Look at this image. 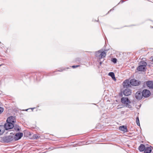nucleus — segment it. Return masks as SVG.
Segmentation results:
<instances>
[{"instance_id": "f257e3e1", "label": "nucleus", "mask_w": 153, "mask_h": 153, "mask_svg": "<svg viewBox=\"0 0 153 153\" xmlns=\"http://www.w3.org/2000/svg\"><path fill=\"white\" fill-rule=\"evenodd\" d=\"M96 56L98 59H100L104 58L106 55V53L104 51H102L100 50L95 52Z\"/></svg>"}, {"instance_id": "f03ea898", "label": "nucleus", "mask_w": 153, "mask_h": 153, "mask_svg": "<svg viewBox=\"0 0 153 153\" xmlns=\"http://www.w3.org/2000/svg\"><path fill=\"white\" fill-rule=\"evenodd\" d=\"M121 102L123 103L126 104V107L128 108H131V105H129L131 102L128 98L126 97H122L121 99Z\"/></svg>"}, {"instance_id": "7ed1b4c3", "label": "nucleus", "mask_w": 153, "mask_h": 153, "mask_svg": "<svg viewBox=\"0 0 153 153\" xmlns=\"http://www.w3.org/2000/svg\"><path fill=\"white\" fill-rule=\"evenodd\" d=\"M3 140L6 142H9L12 141L13 140V137L11 135L4 137H3Z\"/></svg>"}, {"instance_id": "20e7f679", "label": "nucleus", "mask_w": 153, "mask_h": 153, "mask_svg": "<svg viewBox=\"0 0 153 153\" xmlns=\"http://www.w3.org/2000/svg\"><path fill=\"white\" fill-rule=\"evenodd\" d=\"M130 83L132 85L137 86L140 84L141 82L134 79H133L130 80Z\"/></svg>"}, {"instance_id": "39448f33", "label": "nucleus", "mask_w": 153, "mask_h": 153, "mask_svg": "<svg viewBox=\"0 0 153 153\" xmlns=\"http://www.w3.org/2000/svg\"><path fill=\"white\" fill-rule=\"evenodd\" d=\"M4 126L6 130H8L13 128L14 127V125L12 123L7 122Z\"/></svg>"}, {"instance_id": "423d86ee", "label": "nucleus", "mask_w": 153, "mask_h": 153, "mask_svg": "<svg viewBox=\"0 0 153 153\" xmlns=\"http://www.w3.org/2000/svg\"><path fill=\"white\" fill-rule=\"evenodd\" d=\"M23 134L22 133H17L14 136L13 139L15 140H18L20 139L23 136Z\"/></svg>"}, {"instance_id": "0eeeda50", "label": "nucleus", "mask_w": 153, "mask_h": 153, "mask_svg": "<svg viewBox=\"0 0 153 153\" xmlns=\"http://www.w3.org/2000/svg\"><path fill=\"white\" fill-rule=\"evenodd\" d=\"M143 97H148L150 95V92L149 90L147 89H144L143 91Z\"/></svg>"}, {"instance_id": "6e6552de", "label": "nucleus", "mask_w": 153, "mask_h": 153, "mask_svg": "<svg viewBox=\"0 0 153 153\" xmlns=\"http://www.w3.org/2000/svg\"><path fill=\"white\" fill-rule=\"evenodd\" d=\"M15 117L11 116L8 117L7 120V122L12 123L13 124L15 122Z\"/></svg>"}, {"instance_id": "1a4fd4ad", "label": "nucleus", "mask_w": 153, "mask_h": 153, "mask_svg": "<svg viewBox=\"0 0 153 153\" xmlns=\"http://www.w3.org/2000/svg\"><path fill=\"white\" fill-rule=\"evenodd\" d=\"M135 96L137 100H140L142 98L143 96V93L140 91H137L135 94Z\"/></svg>"}, {"instance_id": "9d476101", "label": "nucleus", "mask_w": 153, "mask_h": 153, "mask_svg": "<svg viewBox=\"0 0 153 153\" xmlns=\"http://www.w3.org/2000/svg\"><path fill=\"white\" fill-rule=\"evenodd\" d=\"M131 93V90L129 88H126L123 92V94L126 96H128L130 95Z\"/></svg>"}, {"instance_id": "9b49d317", "label": "nucleus", "mask_w": 153, "mask_h": 153, "mask_svg": "<svg viewBox=\"0 0 153 153\" xmlns=\"http://www.w3.org/2000/svg\"><path fill=\"white\" fill-rule=\"evenodd\" d=\"M146 83V85L149 88H153V81H148Z\"/></svg>"}, {"instance_id": "f8f14e48", "label": "nucleus", "mask_w": 153, "mask_h": 153, "mask_svg": "<svg viewBox=\"0 0 153 153\" xmlns=\"http://www.w3.org/2000/svg\"><path fill=\"white\" fill-rule=\"evenodd\" d=\"M130 82L129 80H126L123 82V86L124 88H128L130 86Z\"/></svg>"}, {"instance_id": "ddd939ff", "label": "nucleus", "mask_w": 153, "mask_h": 153, "mask_svg": "<svg viewBox=\"0 0 153 153\" xmlns=\"http://www.w3.org/2000/svg\"><path fill=\"white\" fill-rule=\"evenodd\" d=\"M5 130L4 126H0V135H1L4 133Z\"/></svg>"}, {"instance_id": "4468645a", "label": "nucleus", "mask_w": 153, "mask_h": 153, "mask_svg": "<svg viewBox=\"0 0 153 153\" xmlns=\"http://www.w3.org/2000/svg\"><path fill=\"white\" fill-rule=\"evenodd\" d=\"M119 129L121 131H123L124 132H127V127L124 126H121L119 127Z\"/></svg>"}, {"instance_id": "2eb2a0df", "label": "nucleus", "mask_w": 153, "mask_h": 153, "mask_svg": "<svg viewBox=\"0 0 153 153\" xmlns=\"http://www.w3.org/2000/svg\"><path fill=\"white\" fill-rule=\"evenodd\" d=\"M152 151V149L150 147H145V149L144 151L145 153H150Z\"/></svg>"}, {"instance_id": "dca6fc26", "label": "nucleus", "mask_w": 153, "mask_h": 153, "mask_svg": "<svg viewBox=\"0 0 153 153\" xmlns=\"http://www.w3.org/2000/svg\"><path fill=\"white\" fill-rule=\"evenodd\" d=\"M137 70L139 71H145L146 68L141 65H139L137 68Z\"/></svg>"}, {"instance_id": "f3484780", "label": "nucleus", "mask_w": 153, "mask_h": 153, "mask_svg": "<svg viewBox=\"0 0 153 153\" xmlns=\"http://www.w3.org/2000/svg\"><path fill=\"white\" fill-rule=\"evenodd\" d=\"M145 146L143 144H141L139 147V149L140 152H143L144 151L145 149Z\"/></svg>"}, {"instance_id": "a211bd4d", "label": "nucleus", "mask_w": 153, "mask_h": 153, "mask_svg": "<svg viewBox=\"0 0 153 153\" xmlns=\"http://www.w3.org/2000/svg\"><path fill=\"white\" fill-rule=\"evenodd\" d=\"M108 75L111 76L112 79H114V80H116V79L115 77L114 74L113 72H110L108 74Z\"/></svg>"}, {"instance_id": "6ab92c4d", "label": "nucleus", "mask_w": 153, "mask_h": 153, "mask_svg": "<svg viewBox=\"0 0 153 153\" xmlns=\"http://www.w3.org/2000/svg\"><path fill=\"white\" fill-rule=\"evenodd\" d=\"M147 65V63L144 61H141L139 63V65H141L145 67H146Z\"/></svg>"}, {"instance_id": "aec40b11", "label": "nucleus", "mask_w": 153, "mask_h": 153, "mask_svg": "<svg viewBox=\"0 0 153 153\" xmlns=\"http://www.w3.org/2000/svg\"><path fill=\"white\" fill-rule=\"evenodd\" d=\"M15 130L16 131H19L20 130V128L19 126L17 125L14 126L13 127Z\"/></svg>"}, {"instance_id": "412c9836", "label": "nucleus", "mask_w": 153, "mask_h": 153, "mask_svg": "<svg viewBox=\"0 0 153 153\" xmlns=\"http://www.w3.org/2000/svg\"><path fill=\"white\" fill-rule=\"evenodd\" d=\"M33 137L34 139H37L39 138L40 136H38L37 134H35L33 135Z\"/></svg>"}, {"instance_id": "4be33fe9", "label": "nucleus", "mask_w": 153, "mask_h": 153, "mask_svg": "<svg viewBox=\"0 0 153 153\" xmlns=\"http://www.w3.org/2000/svg\"><path fill=\"white\" fill-rule=\"evenodd\" d=\"M136 123H137V125L139 126H140V123H139V118L138 117H137L136 118Z\"/></svg>"}, {"instance_id": "5701e85b", "label": "nucleus", "mask_w": 153, "mask_h": 153, "mask_svg": "<svg viewBox=\"0 0 153 153\" xmlns=\"http://www.w3.org/2000/svg\"><path fill=\"white\" fill-rule=\"evenodd\" d=\"M111 61L114 63H116L117 62V59L116 58H112L111 59Z\"/></svg>"}, {"instance_id": "b1692460", "label": "nucleus", "mask_w": 153, "mask_h": 153, "mask_svg": "<svg viewBox=\"0 0 153 153\" xmlns=\"http://www.w3.org/2000/svg\"><path fill=\"white\" fill-rule=\"evenodd\" d=\"M4 111V108H2L0 107V114L1 113Z\"/></svg>"}, {"instance_id": "393cba45", "label": "nucleus", "mask_w": 153, "mask_h": 153, "mask_svg": "<svg viewBox=\"0 0 153 153\" xmlns=\"http://www.w3.org/2000/svg\"><path fill=\"white\" fill-rule=\"evenodd\" d=\"M79 66V65H74V66H72V68H75L76 67H78Z\"/></svg>"}, {"instance_id": "a878e982", "label": "nucleus", "mask_w": 153, "mask_h": 153, "mask_svg": "<svg viewBox=\"0 0 153 153\" xmlns=\"http://www.w3.org/2000/svg\"><path fill=\"white\" fill-rule=\"evenodd\" d=\"M119 106H120V105H118V108H120V107H119Z\"/></svg>"}, {"instance_id": "bb28decb", "label": "nucleus", "mask_w": 153, "mask_h": 153, "mask_svg": "<svg viewBox=\"0 0 153 153\" xmlns=\"http://www.w3.org/2000/svg\"><path fill=\"white\" fill-rule=\"evenodd\" d=\"M152 60L153 61V59Z\"/></svg>"}]
</instances>
